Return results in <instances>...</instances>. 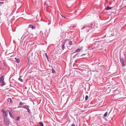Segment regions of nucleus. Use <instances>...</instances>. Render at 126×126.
<instances>
[{"mask_svg":"<svg viewBox=\"0 0 126 126\" xmlns=\"http://www.w3.org/2000/svg\"><path fill=\"white\" fill-rule=\"evenodd\" d=\"M114 94H116H116H115L114 96V98L115 99H117L119 98V94H118V91H114Z\"/></svg>","mask_w":126,"mask_h":126,"instance_id":"nucleus-1","label":"nucleus"},{"mask_svg":"<svg viewBox=\"0 0 126 126\" xmlns=\"http://www.w3.org/2000/svg\"><path fill=\"white\" fill-rule=\"evenodd\" d=\"M4 123L6 125H8L9 124V120L7 118H4Z\"/></svg>","mask_w":126,"mask_h":126,"instance_id":"nucleus-2","label":"nucleus"},{"mask_svg":"<svg viewBox=\"0 0 126 126\" xmlns=\"http://www.w3.org/2000/svg\"><path fill=\"white\" fill-rule=\"evenodd\" d=\"M65 41L66 42V43H68L70 45H72V41L70 40H68L66 41Z\"/></svg>","mask_w":126,"mask_h":126,"instance_id":"nucleus-3","label":"nucleus"},{"mask_svg":"<svg viewBox=\"0 0 126 126\" xmlns=\"http://www.w3.org/2000/svg\"><path fill=\"white\" fill-rule=\"evenodd\" d=\"M1 111L3 113L5 116L7 117V114L6 113V111H4V110L3 109Z\"/></svg>","mask_w":126,"mask_h":126,"instance_id":"nucleus-4","label":"nucleus"},{"mask_svg":"<svg viewBox=\"0 0 126 126\" xmlns=\"http://www.w3.org/2000/svg\"><path fill=\"white\" fill-rule=\"evenodd\" d=\"M29 28H31L32 29H35V26L32 25H29Z\"/></svg>","mask_w":126,"mask_h":126,"instance_id":"nucleus-5","label":"nucleus"},{"mask_svg":"<svg viewBox=\"0 0 126 126\" xmlns=\"http://www.w3.org/2000/svg\"><path fill=\"white\" fill-rule=\"evenodd\" d=\"M122 64V66H124L125 65L124 63V60L123 59H121L120 60Z\"/></svg>","mask_w":126,"mask_h":126,"instance_id":"nucleus-6","label":"nucleus"},{"mask_svg":"<svg viewBox=\"0 0 126 126\" xmlns=\"http://www.w3.org/2000/svg\"><path fill=\"white\" fill-rule=\"evenodd\" d=\"M3 76H2L0 78V83L2 81L4 80V78H3Z\"/></svg>","mask_w":126,"mask_h":126,"instance_id":"nucleus-7","label":"nucleus"},{"mask_svg":"<svg viewBox=\"0 0 126 126\" xmlns=\"http://www.w3.org/2000/svg\"><path fill=\"white\" fill-rule=\"evenodd\" d=\"M15 60L16 61V62L17 63H19V62L20 61H19V59L18 58H15Z\"/></svg>","mask_w":126,"mask_h":126,"instance_id":"nucleus-8","label":"nucleus"},{"mask_svg":"<svg viewBox=\"0 0 126 126\" xmlns=\"http://www.w3.org/2000/svg\"><path fill=\"white\" fill-rule=\"evenodd\" d=\"M23 107L27 110L29 108L28 106L27 105L24 106H23Z\"/></svg>","mask_w":126,"mask_h":126,"instance_id":"nucleus-9","label":"nucleus"},{"mask_svg":"<svg viewBox=\"0 0 126 126\" xmlns=\"http://www.w3.org/2000/svg\"><path fill=\"white\" fill-rule=\"evenodd\" d=\"M81 50V49L79 48L78 49L75 50V52H79Z\"/></svg>","mask_w":126,"mask_h":126,"instance_id":"nucleus-10","label":"nucleus"},{"mask_svg":"<svg viewBox=\"0 0 126 126\" xmlns=\"http://www.w3.org/2000/svg\"><path fill=\"white\" fill-rule=\"evenodd\" d=\"M111 8V7H110L109 6H108L106 8V9L107 10H108L110 9Z\"/></svg>","mask_w":126,"mask_h":126,"instance_id":"nucleus-11","label":"nucleus"},{"mask_svg":"<svg viewBox=\"0 0 126 126\" xmlns=\"http://www.w3.org/2000/svg\"><path fill=\"white\" fill-rule=\"evenodd\" d=\"M9 114L10 115V116L11 117H14V116L12 114H11V111H9Z\"/></svg>","mask_w":126,"mask_h":126,"instance_id":"nucleus-12","label":"nucleus"},{"mask_svg":"<svg viewBox=\"0 0 126 126\" xmlns=\"http://www.w3.org/2000/svg\"><path fill=\"white\" fill-rule=\"evenodd\" d=\"M66 42L65 41V43L63 44V45L62 46V49L63 50L64 49V45H65Z\"/></svg>","mask_w":126,"mask_h":126,"instance_id":"nucleus-13","label":"nucleus"},{"mask_svg":"<svg viewBox=\"0 0 126 126\" xmlns=\"http://www.w3.org/2000/svg\"><path fill=\"white\" fill-rule=\"evenodd\" d=\"M1 82V85H4L5 84V83L4 82V80L2 81Z\"/></svg>","mask_w":126,"mask_h":126,"instance_id":"nucleus-14","label":"nucleus"},{"mask_svg":"<svg viewBox=\"0 0 126 126\" xmlns=\"http://www.w3.org/2000/svg\"><path fill=\"white\" fill-rule=\"evenodd\" d=\"M107 112H106L104 114V117H106L107 116Z\"/></svg>","mask_w":126,"mask_h":126,"instance_id":"nucleus-15","label":"nucleus"},{"mask_svg":"<svg viewBox=\"0 0 126 126\" xmlns=\"http://www.w3.org/2000/svg\"><path fill=\"white\" fill-rule=\"evenodd\" d=\"M88 96L87 95H86L85 97V100H87V99H88Z\"/></svg>","mask_w":126,"mask_h":126,"instance_id":"nucleus-16","label":"nucleus"},{"mask_svg":"<svg viewBox=\"0 0 126 126\" xmlns=\"http://www.w3.org/2000/svg\"><path fill=\"white\" fill-rule=\"evenodd\" d=\"M40 126H43V124L41 122H40L39 123Z\"/></svg>","mask_w":126,"mask_h":126,"instance_id":"nucleus-17","label":"nucleus"},{"mask_svg":"<svg viewBox=\"0 0 126 126\" xmlns=\"http://www.w3.org/2000/svg\"><path fill=\"white\" fill-rule=\"evenodd\" d=\"M19 80L21 82H22L23 81V80L22 79H21V78H20V77L19 78Z\"/></svg>","mask_w":126,"mask_h":126,"instance_id":"nucleus-18","label":"nucleus"},{"mask_svg":"<svg viewBox=\"0 0 126 126\" xmlns=\"http://www.w3.org/2000/svg\"><path fill=\"white\" fill-rule=\"evenodd\" d=\"M45 54L47 58V59H48V57L47 53H45Z\"/></svg>","mask_w":126,"mask_h":126,"instance_id":"nucleus-19","label":"nucleus"},{"mask_svg":"<svg viewBox=\"0 0 126 126\" xmlns=\"http://www.w3.org/2000/svg\"><path fill=\"white\" fill-rule=\"evenodd\" d=\"M27 110H28V112H29V113H30V110L29 109V108Z\"/></svg>","mask_w":126,"mask_h":126,"instance_id":"nucleus-20","label":"nucleus"},{"mask_svg":"<svg viewBox=\"0 0 126 126\" xmlns=\"http://www.w3.org/2000/svg\"><path fill=\"white\" fill-rule=\"evenodd\" d=\"M8 100L9 101L10 100V103L11 102H12V100L11 98H8Z\"/></svg>","mask_w":126,"mask_h":126,"instance_id":"nucleus-21","label":"nucleus"},{"mask_svg":"<svg viewBox=\"0 0 126 126\" xmlns=\"http://www.w3.org/2000/svg\"><path fill=\"white\" fill-rule=\"evenodd\" d=\"M52 72L53 73H55V71L53 70V69H52Z\"/></svg>","mask_w":126,"mask_h":126,"instance_id":"nucleus-22","label":"nucleus"},{"mask_svg":"<svg viewBox=\"0 0 126 126\" xmlns=\"http://www.w3.org/2000/svg\"><path fill=\"white\" fill-rule=\"evenodd\" d=\"M23 104V103L21 102H20L19 103V105L20 106L22 105Z\"/></svg>","mask_w":126,"mask_h":126,"instance_id":"nucleus-23","label":"nucleus"},{"mask_svg":"<svg viewBox=\"0 0 126 126\" xmlns=\"http://www.w3.org/2000/svg\"><path fill=\"white\" fill-rule=\"evenodd\" d=\"M71 126H75V125H74L73 124H72L71 125Z\"/></svg>","mask_w":126,"mask_h":126,"instance_id":"nucleus-24","label":"nucleus"},{"mask_svg":"<svg viewBox=\"0 0 126 126\" xmlns=\"http://www.w3.org/2000/svg\"><path fill=\"white\" fill-rule=\"evenodd\" d=\"M99 42V41H97L96 42V44H97Z\"/></svg>","mask_w":126,"mask_h":126,"instance_id":"nucleus-25","label":"nucleus"},{"mask_svg":"<svg viewBox=\"0 0 126 126\" xmlns=\"http://www.w3.org/2000/svg\"><path fill=\"white\" fill-rule=\"evenodd\" d=\"M61 15V16H62V17H64V16H63V15Z\"/></svg>","mask_w":126,"mask_h":126,"instance_id":"nucleus-26","label":"nucleus"},{"mask_svg":"<svg viewBox=\"0 0 126 126\" xmlns=\"http://www.w3.org/2000/svg\"><path fill=\"white\" fill-rule=\"evenodd\" d=\"M19 118H17V120H19Z\"/></svg>","mask_w":126,"mask_h":126,"instance_id":"nucleus-27","label":"nucleus"},{"mask_svg":"<svg viewBox=\"0 0 126 126\" xmlns=\"http://www.w3.org/2000/svg\"><path fill=\"white\" fill-rule=\"evenodd\" d=\"M124 3H126V2L125 1H124Z\"/></svg>","mask_w":126,"mask_h":126,"instance_id":"nucleus-28","label":"nucleus"},{"mask_svg":"<svg viewBox=\"0 0 126 126\" xmlns=\"http://www.w3.org/2000/svg\"><path fill=\"white\" fill-rule=\"evenodd\" d=\"M92 28V26H91V28Z\"/></svg>","mask_w":126,"mask_h":126,"instance_id":"nucleus-29","label":"nucleus"}]
</instances>
